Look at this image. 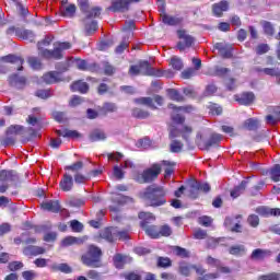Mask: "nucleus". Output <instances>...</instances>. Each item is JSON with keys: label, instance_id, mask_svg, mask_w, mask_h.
Returning a JSON list of instances; mask_svg holds the SVG:
<instances>
[{"label": "nucleus", "instance_id": "obj_64", "mask_svg": "<svg viewBox=\"0 0 280 280\" xmlns=\"http://www.w3.org/2000/svg\"><path fill=\"white\" fill-rule=\"evenodd\" d=\"M258 280H280V275L269 273V275L260 276Z\"/></svg>", "mask_w": 280, "mask_h": 280}, {"label": "nucleus", "instance_id": "obj_57", "mask_svg": "<svg viewBox=\"0 0 280 280\" xmlns=\"http://www.w3.org/2000/svg\"><path fill=\"white\" fill-rule=\"evenodd\" d=\"M270 51V47L267 44H260L256 47V54L258 56H264V54H268Z\"/></svg>", "mask_w": 280, "mask_h": 280}, {"label": "nucleus", "instance_id": "obj_63", "mask_svg": "<svg viewBox=\"0 0 280 280\" xmlns=\"http://www.w3.org/2000/svg\"><path fill=\"white\" fill-rule=\"evenodd\" d=\"M160 235L163 237H170V235H172V228H170V225H163L159 231V236Z\"/></svg>", "mask_w": 280, "mask_h": 280}, {"label": "nucleus", "instance_id": "obj_17", "mask_svg": "<svg viewBox=\"0 0 280 280\" xmlns=\"http://www.w3.org/2000/svg\"><path fill=\"white\" fill-rule=\"evenodd\" d=\"M40 56H43V58L60 60L62 58V52L58 49V47H56L54 50H40Z\"/></svg>", "mask_w": 280, "mask_h": 280}, {"label": "nucleus", "instance_id": "obj_26", "mask_svg": "<svg viewBox=\"0 0 280 280\" xmlns=\"http://www.w3.org/2000/svg\"><path fill=\"white\" fill-rule=\"evenodd\" d=\"M128 261H132V258L124 256L121 254H116L114 256V265L116 266V268H124V265L128 264Z\"/></svg>", "mask_w": 280, "mask_h": 280}, {"label": "nucleus", "instance_id": "obj_5", "mask_svg": "<svg viewBox=\"0 0 280 280\" xmlns=\"http://www.w3.org/2000/svg\"><path fill=\"white\" fill-rule=\"evenodd\" d=\"M38 205L42 211H49L50 213H60V211H65L60 206L59 200H38Z\"/></svg>", "mask_w": 280, "mask_h": 280}, {"label": "nucleus", "instance_id": "obj_8", "mask_svg": "<svg viewBox=\"0 0 280 280\" xmlns=\"http://www.w3.org/2000/svg\"><path fill=\"white\" fill-rule=\"evenodd\" d=\"M177 36L180 40L184 42H178L177 43V49H179V51H185V49L191 47V45H194V37L189 34H187V32L185 31H177Z\"/></svg>", "mask_w": 280, "mask_h": 280}, {"label": "nucleus", "instance_id": "obj_16", "mask_svg": "<svg viewBox=\"0 0 280 280\" xmlns=\"http://www.w3.org/2000/svg\"><path fill=\"white\" fill-rule=\"evenodd\" d=\"M59 187L62 191H71V189H73V177L66 173L59 184Z\"/></svg>", "mask_w": 280, "mask_h": 280}, {"label": "nucleus", "instance_id": "obj_35", "mask_svg": "<svg viewBox=\"0 0 280 280\" xmlns=\"http://www.w3.org/2000/svg\"><path fill=\"white\" fill-rule=\"evenodd\" d=\"M62 246H73V244H84V240L75 236H67L61 242Z\"/></svg>", "mask_w": 280, "mask_h": 280}, {"label": "nucleus", "instance_id": "obj_13", "mask_svg": "<svg viewBox=\"0 0 280 280\" xmlns=\"http://www.w3.org/2000/svg\"><path fill=\"white\" fill-rule=\"evenodd\" d=\"M270 255H271L270 250L257 248L253 250L250 255V259L252 261H261L266 259V257H270Z\"/></svg>", "mask_w": 280, "mask_h": 280}, {"label": "nucleus", "instance_id": "obj_42", "mask_svg": "<svg viewBox=\"0 0 280 280\" xmlns=\"http://www.w3.org/2000/svg\"><path fill=\"white\" fill-rule=\"evenodd\" d=\"M270 178L273 183H279L280 180V164L273 165L270 170Z\"/></svg>", "mask_w": 280, "mask_h": 280}, {"label": "nucleus", "instance_id": "obj_30", "mask_svg": "<svg viewBox=\"0 0 280 280\" xmlns=\"http://www.w3.org/2000/svg\"><path fill=\"white\" fill-rule=\"evenodd\" d=\"M83 14H85L84 19L88 20L97 19L102 14V8L93 7L92 9H88Z\"/></svg>", "mask_w": 280, "mask_h": 280}, {"label": "nucleus", "instance_id": "obj_61", "mask_svg": "<svg viewBox=\"0 0 280 280\" xmlns=\"http://www.w3.org/2000/svg\"><path fill=\"white\" fill-rule=\"evenodd\" d=\"M247 222L250 226H253L254 229H256V226H259V217L256 214H250L247 218Z\"/></svg>", "mask_w": 280, "mask_h": 280}, {"label": "nucleus", "instance_id": "obj_3", "mask_svg": "<svg viewBox=\"0 0 280 280\" xmlns=\"http://www.w3.org/2000/svg\"><path fill=\"white\" fill-rule=\"evenodd\" d=\"M139 67H140V75H154L155 78H174V72L167 70V71H162V70H154L150 62L145 60L139 61Z\"/></svg>", "mask_w": 280, "mask_h": 280}, {"label": "nucleus", "instance_id": "obj_45", "mask_svg": "<svg viewBox=\"0 0 280 280\" xmlns=\"http://www.w3.org/2000/svg\"><path fill=\"white\" fill-rule=\"evenodd\" d=\"M115 45V40L113 38L104 39L98 44L100 51H106V49H109V47H113Z\"/></svg>", "mask_w": 280, "mask_h": 280}, {"label": "nucleus", "instance_id": "obj_18", "mask_svg": "<svg viewBox=\"0 0 280 280\" xmlns=\"http://www.w3.org/2000/svg\"><path fill=\"white\" fill-rule=\"evenodd\" d=\"M256 71H258V73H265V75L277 78V84H280V71L278 68H256Z\"/></svg>", "mask_w": 280, "mask_h": 280}, {"label": "nucleus", "instance_id": "obj_38", "mask_svg": "<svg viewBox=\"0 0 280 280\" xmlns=\"http://www.w3.org/2000/svg\"><path fill=\"white\" fill-rule=\"evenodd\" d=\"M61 14L62 16H67L69 19L73 18L75 15V4H70L68 7L61 8Z\"/></svg>", "mask_w": 280, "mask_h": 280}, {"label": "nucleus", "instance_id": "obj_51", "mask_svg": "<svg viewBox=\"0 0 280 280\" xmlns=\"http://www.w3.org/2000/svg\"><path fill=\"white\" fill-rule=\"evenodd\" d=\"M52 117L55 121L62 124V121H67V114L65 112H54Z\"/></svg>", "mask_w": 280, "mask_h": 280}, {"label": "nucleus", "instance_id": "obj_39", "mask_svg": "<svg viewBox=\"0 0 280 280\" xmlns=\"http://www.w3.org/2000/svg\"><path fill=\"white\" fill-rule=\"evenodd\" d=\"M168 96L174 101V102H185V96L180 94V92H178L175 89H171L167 91Z\"/></svg>", "mask_w": 280, "mask_h": 280}, {"label": "nucleus", "instance_id": "obj_28", "mask_svg": "<svg viewBox=\"0 0 280 280\" xmlns=\"http://www.w3.org/2000/svg\"><path fill=\"white\" fill-rule=\"evenodd\" d=\"M26 124L28 125L27 132L28 135H31V139H32V137L36 135V116L30 115L26 118Z\"/></svg>", "mask_w": 280, "mask_h": 280}, {"label": "nucleus", "instance_id": "obj_20", "mask_svg": "<svg viewBox=\"0 0 280 280\" xmlns=\"http://www.w3.org/2000/svg\"><path fill=\"white\" fill-rule=\"evenodd\" d=\"M187 185L189 187L190 198H198V191H200V182L196 179H189Z\"/></svg>", "mask_w": 280, "mask_h": 280}, {"label": "nucleus", "instance_id": "obj_56", "mask_svg": "<svg viewBox=\"0 0 280 280\" xmlns=\"http://www.w3.org/2000/svg\"><path fill=\"white\" fill-rule=\"evenodd\" d=\"M36 97H39V100H49L51 92L49 90H37Z\"/></svg>", "mask_w": 280, "mask_h": 280}, {"label": "nucleus", "instance_id": "obj_36", "mask_svg": "<svg viewBox=\"0 0 280 280\" xmlns=\"http://www.w3.org/2000/svg\"><path fill=\"white\" fill-rule=\"evenodd\" d=\"M161 167H166L165 168V178L172 176V174H174V165H176V163L174 162H171V161H165L163 160L161 163H160Z\"/></svg>", "mask_w": 280, "mask_h": 280}, {"label": "nucleus", "instance_id": "obj_48", "mask_svg": "<svg viewBox=\"0 0 280 280\" xmlns=\"http://www.w3.org/2000/svg\"><path fill=\"white\" fill-rule=\"evenodd\" d=\"M262 27H264L265 34H267L268 36L275 35V26H272V23L265 21L262 22Z\"/></svg>", "mask_w": 280, "mask_h": 280}, {"label": "nucleus", "instance_id": "obj_19", "mask_svg": "<svg viewBox=\"0 0 280 280\" xmlns=\"http://www.w3.org/2000/svg\"><path fill=\"white\" fill-rule=\"evenodd\" d=\"M236 102L243 106H250L255 102V94L253 92L243 93L241 97L236 98Z\"/></svg>", "mask_w": 280, "mask_h": 280}, {"label": "nucleus", "instance_id": "obj_25", "mask_svg": "<svg viewBox=\"0 0 280 280\" xmlns=\"http://www.w3.org/2000/svg\"><path fill=\"white\" fill-rule=\"evenodd\" d=\"M248 186V180H242L241 184L231 191L232 198H240L244 191H246V187Z\"/></svg>", "mask_w": 280, "mask_h": 280}, {"label": "nucleus", "instance_id": "obj_60", "mask_svg": "<svg viewBox=\"0 0 280 280\" xmlns=\"http://www.w3.org/2000/svg\"><path fill=\"white\" fill-rule=\"evenodd\" d=\"M179 272L180 275H183L184 277H189V275H191V266L187 265V264H182L179 266Z\"/></svg>", "mask_w": 280, "mask_h": 280}, {"label": "nucleus", "instance_id": "obj_11", "mask_svg": "<svg viewBox=\"0 0 280 280\" xmlns=\"http://www.w3.org/2000/svg\"><path fill=\"white\" fill-rule=\"evenodd\" d=\"M19 180V175L14 171H1L0 182L1 183H16Z\"/></svg>", "mask_w": 280, "mask_h": 280}, {"label": "nucleus", "instance_id": "obj_24", "mask_svg": "<svg viewBox=\"0 0 280 280\" xmlns=\"http://www.w3.org/2000/svg\"><path fill=\"white\" fill-rule=\"evenodd\" d=\"M212 10L215 16H222V12H226V10H229V2L223 0L219 3H215L213 4Z\"/></svg>", "mask_w": 280, "mask_h": 280}, {"label": "nucleus", "instance_id": "obj_14", "mask_svg": "<svg viewBox=\"0 0 280 280\" xmlns=\"http://www.w3.org/2000/svg\"><path fill=\"white\" fill-rule=\"evenodd\" d=\"M15 35L18 36V38H22V40H28V43H34V32L30 31V30H25V28H18L15 31Z\"/></svg>", "mask_w": 280, "mask_h": 280}, {"label": "nucleus", "instance_id": "obj_6", "mask_svg": "<svg viewBox=\"0 0 280 280\" xmlns=\"http://www.w3.org/2000/svg\"><path fill=\"white\" fill-rule=\"evenodd\" d=\"M96 242L102 243L104 240L105 242H108L109 244H113L115 240H117V229L115 228H105L104 230H101L98 235L95 237Z\"/></svg>", "mask_w": 280, "mask_h": 280}, {"label": "nucleus", "instance_id": "obj_40", "mask_svg": "<svg viewBox=\"0 0 280 280\" xmlns=\"http://www.w3.org/2000/svg\"><path fill=\"white\" fill-rule=\"evenodd\" d=\"M170 152H173V154H178L183 152V142L178 140H173L170 144Z\"/></svg>", "mask_w": 280, "mask_h": 280}, {"label": "nucleus", "instance_id": "obj_44", "mask_svg": "<svg viewBox=\"0 0 280 280\" xmlns=\"http://www.w3.org/2000/svg\"><path fill=\"white\" fill-rule=\"evenodd\" d=\"M168 108H172V110H176L177 113L180 110H182V113H194V110H195L194 106H191V105L177 107L174 104H168Z\"/></svg>", "mask_w": 280, "mask_h": 280}, {"label": "nucleus", "instance_id": "obj_1", "mask_svg": "<svg viewBox=\"0 0 280 280\" xmlns=\"http://www.w3.org/2000/svg\"><path fill=\"white\" fill-rule=\"evenodd\" d=\"M167 191L161 186H149L142 195L144 200H148L150 207H163L167 200H165Z\"/></svg>", "mask_w": 280, "mask_h": 280}, {"label": "nucleus", "instance_id": "obj_41", "mask_svg": "<svg viewBox=\"0 0 280 280\" xmlns=\"http://www.w3.org/2000/svg\"><path fill=\"white\" fill-rule=\"evenodd\" d=\"M138 217L142 220L141 222H145V224H150V222H154L156 220V217H154L152 212H140Z\"/></svg>", "mask_w": 280, "mask_h": 280}, {"label": "nucleus", "instance_id": "obj_58", "mask_svg": "<svg viewBox=\"0 0 280 280\" xmlns=\"http://www.w3.org/2000/svg\"><path fill=\"white\" fill-rule=\"evenodd\" d=\"M103 69H104L105 75H113V73H115V67H113V65H110L107 61L103 62Z\"/></svg>", "mask_w": 280, "mask_h": 280}, {"label": "nucleus", "instance_id": "obj_15", "mask_svg": "<svg viewBox=\"0 0 280 280\" xmlns=\"http://www.w3.org/2000/svg\"><path fill=\"white\" fill-rule=\"evenodd\" d=\"M26 80L24 77H21L19 74H12L9 77V84L10 86H14V89H23L25 86Z\"/></svg>", "mask_w": 280, "mask_h": 280}, {"label": "nucleus", "instance_id": "obj_46", "mask_svg": "<svg viewBox=\"0 0 280 280\" xmlns=\"http://www.w3.org/2000/svg\"><path fill=\"white\" fill-rule=\"evenodd\" d=\"M52 38L49 36H46L42 42H38L37 47L40 56V50L45 51L43 47H49L51 45Z\"/></svg>", "mask_w": 280, "mask_h": 280}, {"label": "nucleus", "instance_id": "obj_33", "mask_svg": "<svg viewBox=\"0 0 280 280\" xmlns=\"http://www.w3.org/2000/svg\"><path fill=\"white\" fill-rule=\"evenodd\" d=\"M131 115L136 119H148V117H150V112L136 107L132 109Z\"/></svg>", "mask_w": 280, "mask_h": 280}, {"label": "nucleus", "instance_id": "obj_53", "mask_svg": "<svg viewBox=\"0 0 280 280\" xmlns=\"http://www.w3.org/2000/svg\"><path fill=\"white\" fill-rule=\"evenodd\" d=\"M183 93L184 95H186V97H190L191 100L198 97V92H196V90H194V88H184L183 89Z\"/></svg>", "mask_w": 280, "mask_h": 280}, {"label": "nucleus", "instance_id": "obj_31", "mask_svg": "<svg viewBox=\"0 0 280 280\" xmlns=\"http://www.w3.org/2000/svg\"><path fill=\"white\" fill-rule=\"evenodd\" d=\"M83 23L85 25L86 34H93V33L97 32V21L83 19Z\"/></svg>", "mask_w": 280, "mask_h": 280}, {"label": "nucleus", "instance_id": "obj_29", "mask_svg": "<svg viewBox=\"0 0 280 280\" xmlns=\"http://www.w3.org/2000/svg\"><path fill=\"white\" fill-rule=\"evenodd\" d=\"M51 270H54V272H63L65 275H70V272L73 271L71 267L65 262L51 265Z\"/></svg>", "mask_w": 280, "mask_h": 280}, {"label": "nucleus", "instance_id": "obj_32", "mask_svg": "<svg viewBox=\"0 0 280 280\" xmlns=\"http://www.w3.org/2000/svg\"><path fill=\"white\" fill-rule=\"evenodd\" d=\"M77 69H80V71H97V65H89L85 60H78Z\"/></svg>", "mask_w": 280, "mask_h": 280}, {"label": "nucleus", "instance_id": "obj_27", "mask_svg": "<svg viewBox=\"0 0 280 280\" xmlns=\"http://www.w3.org/2000/svg\"><path fill=\"white\" fill-rule=\"evenodd\" d=\"M106 132L101 129H95L90 133V141H106Z\"/></svg>", "mask_w": 280, "mask_h": 280}, {"label": "nucleus", "instance_id": "obj_47", "mask_svg": "<svg viewBox=\"0 0 280 280\" xmlns=\"http://www.w3.org/2000/svg\"><path fill=\"white\" fill-rule=\"evenodd\" d=\"M70 226L72 229V231H74V233H82L84 225L78 221V220H72L70 222Z\"/></svg>", "mask_w": 280, "mask_h": 280}, {"label": "nucleus", "instance_id": "obj_52", "mask_svg": "<svg viewBox=\"0 0 280 280\" xmlns=\"http://www.w3.org/2000/svg\"><path fill=\"white\" fill-rule=\"evenodd\" d=\"M128 45H129L128 38L124 37L120 45H118L116 47L115 52L116 54H124V51H126V48L128 47Z\"/></svg>", "mask_w": 280, "mask_h": 280}, {"label": "nucleus", "instance_id": "obj_34", "mask_svg": "<svg viewBox=\"0 0 280 280\" xmlns=\"http://www.w3.org/2000/svg\"><path fill=\"white\" fill-rule=\"evenodd\" d=\"M136 104H141L142 106H148L153 110H156V106H154V100L152 97H140L135 100Z\"/></svg>", "mask_w": 280, "mask_h": 280}, {"label": "nucleus", "instance_id": "obj_22", "mask_svg": "<svg viewBox=\"0 0 280 280\" xmlns=\"http://www.w3.org/2000/svg\"><path fill=\"white\" fill-rule=\"evenodd\" d=\"M140 226L150 237H159V229L156 228V225H149L145 222H140Z\"/></svg>", "mask_w": 280, "mask_h": 280}, {"label": "nucleus", "instance_id": "obj_62", "mask_svg": "<svg viewBox=\"0 0 280 280\" xmlns=\"http://www.w3.org/2000/svg\"><path fill=\"white\" fill-rule=\"evenodd\" d=\"M115 178H117V180H122L124 176H125V173L121 168V166H114V172H113Z\"/></svg>", "mask_w": 280, "mask_h": 280}, {"label": "nucleus", "instance_id": "obj_7", "mask_svg": "<svg viewBox=\"0 0 280 280\" xmlns=\"http://www.w3.org/2000/svg\"><path fill=\"white\" fill-rule=\"evenodd\" d=\"M130 3H139V0H114L108 10L110 12H128Z\"/></svg>", "mask_w": 280, "mask_h": 280}, {"label": "nucleus", "instance_id": "obj_49", "mask_svg": "<svg viewBox=\"0 0 280 280\" xmlns=\"http://www.w3.org/2000/svg\"><path fill=\"white\" fill-rule=\"evenodd\" d=\"M21 132H23V126L21 125H11L7 130L8 135H19Z\"/></svg>", "mask_w": 280, "mask_h": 280}, {"label": "nucleus", "instance_id": "obj_2", "mask_svg": "<svg viewBox=\"0 0 280 280\" xmlns=\"http://www.w3.org/2000/svg\"><path fill=\"white\" fill-rule=\"evenodd\" d=\"M81 259L90 268H102V249L95 245H90L88 253Z\"/></svg>", "mask_w": 280, "mask_h": 280}, {"label": "nucleus", "instance_id": "obj_50", "mask_svg": "<svg viewBox=\"0 0 280 280\" xmlns=\"http://www.w3.org/2000/svg\"><path fill=\"white\" fill-rule=\"evenodd\" d=\"M158 266L160 268H170V266H172V260L167 257H159Z\"/></svg>", "mask_w": 280, "mask_h": 280}, {"label": "nucleus", "instance_id": "obj_54", "mask_svg": "<svg viewBox=\"0 0 280 280\" xmlns=\"http://www.w3.org/2000/svg\"><path fill=\"white\" fill-rule=\"evenodd\" d=\"M175 255H177V257H182L183 259H185V258L189 257V252L186 248L176 246Z\"/></svg>", "mask_w": 280, "mask_h": 280}, {"label": "nucleus", "instance_id": "obj_23", "mask_svg": "<svg viewBox=\"0 0 280 280\" xmlns=\"http://www.w3.org/2000/svg\"><path fill=\"white\" fill-rule=\"evenodd\" d=\"M71 91L78 93H89V83L83 81H75L73 84L70 85Z\"/></svg>", "mask_w": 280, "mask_h": 280}, {"label": "nucleus", "instance_id": "obj_55", "mask_svg": "<svg viewBox=\"0 0 280 280\" xmlns=\"http://www.w3.org/2000/svg\"><path fill=\"white\" fill-rule=\"evenodd\" d=\"M82 167H84V162L79 161V162H75L74 164L66 166V170H70V172H80Z\"/></svg>", "mask_w": 280, "mask_h": 280}, {"label": "nucleus", "instance_id": "obj_4", "mask_svg": "<svg viewBox=\"0 0 280 280\" xmlns=\"http://www.w3.org/2000/svg\"><path fill=\"white\" fill-rule=\"evenodd\" d=\"M161 164H153L150 168L143 171L140 183H152L153 180H156L159 178V174H161Z\"/></svg>", "mask_w": 280, "mask_h": 280}, {"label": "nucleus", "instance_id": "obj_21", "mask_svg": "<svg viewBox=\"0 0 280 280\" xmlns=\"http://www.w3.org/2000/svg\"><path fill=\"white\" fill-rule=\"evenodd\" d=\"M220 141H222V135L212 133L209 140L205 143V150H210L215 145H220Z\"/></svg>", "mask_w": 280, "mask_h": 280}, {"label": "nucleus", "instance_id": "obj_43", "mask_svg": "<svg viewBox=\"0 0 280 280\" xmlns=\"http://www.w3.org/2000/svg\"><path fill=\"white\" fill-rule=\"evenodd\" d=\"M230 255H244V253H246V247L244 245H233L232 247H230L229 249Z\"/></svg>", "mask_w": 280, "mask_h": 280}, {"label": "nucleus", "instance_id": "obj_12", "mask_svg": "<svg viewBox=\"0 0 280 280\" xmlns=\"http://www.w3.org/2000/svg\"><path fill=\"white\" fill-rule=\"evenodd\" d=\"M42 80L46 84H56V82H60L62 79L60 78V72L50 71V72L45 73L42 77Z\"/></svg>", "mask_w": 280, "mask_h": 280}, {"label": "nucleus", "instance_id": "obj_10", "mask_svg": "<svg viewBox=\"0 0 280 280\" xmlns=\"http://www.w3.org/2000/svg\"><path fill=\"white\" fill-rule=\"evenodd\" d=\"M160 16H161L162 23H164V25L174 26V25H180V23H183V19L170 15V14L165 13V11H163L160 14Z\"/></svg>", "mask_w": 280, "mask_h": 280}, {"label": "nucleus", "instance_id": "obj_9", "mask_svg": "<svg viewBox=\"0 0 280 280\" xmlns=\"http://www.w3.org/2000/svg\"><path fill=\"white\" fill-rule=\"evenodd\" d=\"M242 128L249 132H257L261 128V121L258 118H248L242 124Z\"/></svg>", "mask_w": 280, "mask_h": 280}, {"label": "nucleus", "instance_id": "obj_37", "mask_svg": "<svg viewBox=\"0 0 280 280\" xmlns=\"http://www.w3.org/2000/svg\"><path fill=\"white\" fill-rule=\"evenodd\" d=\"M102 115H108V113H117V104L115 103H104L101 108Z\"/></svg>", "mask_w": 280, "mask_h": 280}, {"label": "nucleus", "instance_id": "obj_59", "mask_svg": "<svg viewBox=\"0 0 280 280\" xmlns=\"http://www.w3.org/2000/svg\"><path fill=\"white\" fill-rule=\"evenodd\" d=\"M171 65L173 69H175L176 71H180V69H183V60H180V58H176V57L172 58Z\"/></svg>", "mask_w": 280, "mask_h": 280}]
</instances>
